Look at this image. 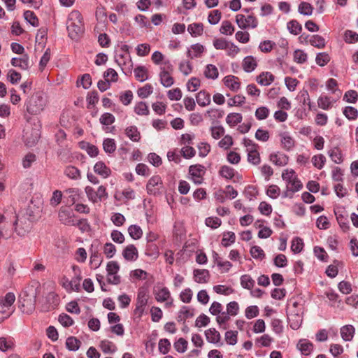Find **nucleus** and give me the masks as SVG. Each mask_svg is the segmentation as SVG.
Instances as JSON below:
<instances>
[{"label": "nucleus", "instance_id": "40", "mask_svg": "<svg viewBox=\"0 0 358 358\" xmlns=\"http://www.w3.org/2000/svg\"><path fill=\"white\" fill-rule=\"evenodd\" d=\"M128 232L130 236L135 240L141 238L143 235V231L141 228L136 224L131 225L128 228Z\"/></svg>", "mask_w": 358, "mask_h": 358}, {"label": "nucleus", "instance_id": "62", "mask_svg": "<svg viewBox=\"0 0 358 358\" xmlns=\"http://www.w3.org/2000/svg\"><path fill=\"white\" fill-rule=\"evenodd\" d=\"M238 332L236 331H227L225 333V340L229 345H234L237 343Z\"/></svg>", "mask_w": 358, "mask_h": 358}, {"label": "nucleus", "instance_id": "59", "mask_svg": "<svg viewBox=\"0 0 358 358\" xmlns=\"http://www.w3.org/2000/svg\"><path fill=\"white\" fill-rule=\"evenodd\" d=\"M326 158L322 154L315 155L312 158V162L313 166L317 168L318 169H321L324 166Z\"/></svg>", "mask_w": 358, "mask_h": 358}, {"label": "nucleus", "instance_id": "47", "mask_svg": "<svg viewBox=\"0 0 358 358\" xmlns=\"http://www.w3.org/2000/svg\"><path fill=\"white\" fill-rule=\"evenodd\" d=\"M103 148L106 152L113 153L116 149L115 140L113 138H106L103 141Z\"/></svg>", "mask_w": 358, "mask_h": 358}, {"label": "nucleus", "instance_id": "4", "mask_svg": "<svg viewBox=\"0 0 358 358\" xmlns=\"http://www.w3.org/2000/svg\"><path fill=\"white\" fill-rule=\"evenodd\" d=\"M282 178L286 182L287 192H295L302 188V183L299 180L295 171L292 169H285L282 173Z\"/></svg>", "mask_w": 358, "mask_h": 358}, {"label": "nucleus", "instance_id": "14", "mask_svg": "<svg viewBox=\"0 0 358 358\" xmlns=\"http://www.w3.org/2000/svg\"><path fill=\"white\" fill-rule=\"evenodd\" d=\"M94 171L96 174L99 175L103 178H107L111 174L110 169L101 161L95 164L94 166Z\"/></svg>", "mask_w": 358, "mask_h": 358}, {"label": "nucleus", "instance_id": "26", "mask_svg": "<svg viewBox=\"0 0 358 358\" xmlns=\"http://www.w3.org/2000/svg\"><path fill=\"white\" fill-rule=\"evenodd\" d=\"M64 173L67 178L73 180H78L81 178L80 171L74 166H67L64 171Z\"/></svg>", "mask_w": 358, "mask_h": 358}, {"label": "nucleus", "instance_id": "12", "mask_svg": "<svg viewBox=\"0 0 358 358\" xmlns=\"http://www.w3.org/2000/svg\"><path fill=\"white\" fill-rule=\"evenodd\" d=\"M59 221L68 226L76 225L75 215L72 210L66 208H61L58 214Z\"/></svg>", "mask_w": 358, "mask_h": 358}, {"label": "nucleus", "instance_id": "58", "mask_svg": "<svg viewBox=\"0 0 358 358\" xmlns=\"http://www.w3.org/2000/svg\"><path fill=\"white\" fill-rule=\"evenodd\" d=\"M330 61V57L327 52H320L317 55L315 62L320 66H325Z\"/></svg>", "mask_w": 358, "mask_h": 358}, {"label": "nucleus", "instance_id": "25", "mask_svg": "<svg viewBox=\"0 0 358 358\" xmlns=\"http://www.w3.org/2000/svg\"><path fill=\"white\" fill-rule=\"evenodd\" d=\"M224 85L232 91H237L241 86L238 78L234 76H227L224 78Z\"/></svg>", "mask_w": 358, "mask_h": 358}, {"label": "nucleus", "instance_id": "3", "mask_svg": "<svg viewBox=\"0 0 358 358\" xmlns=\"http://www.w3.org/2000/svg\"><path fill=\"white\" fill-rule=\"evenodd\" d=\"M47 96L41 92L34 94L27 101V111L31 115L40 114L47 105Z\"/></svg>", "mask_w": 358, "mask_h": 358}, {"label": "nucleus", "instance_id": "35", "mask_svg": "<svg viewBox=\"0 0 358 358\" xmlns=\"http://www.w3.org/2000/svg\"><path fill=\"white\" fill-rule=\"evenodd\" d=\"M203 51L204 48L202 45L199 43L192 45L191 46V48L187 51V57L191 59L199 57L203 53Z\"/></svg>", "mask_w": 358, "mask_h": 358}, {"label": "nucleus", "instance_id": "54", "mask_svg": "<svg viewBox=\"0 0 358 358\" xmlns=\"http://www.w3.org/2000/svg\"><path fill=\"white\" fill-rule=\"evenodd\" d=\"M241 284L243 287L250 289L254 287L255 280L249 275H243L241 278Z\"/></svg>", "mask_w": 358, "mask_h": 358}, {"label": "nucleus", "instance_id": "37", "mask_svg": "<svg viewBox=\"0 0 358 358\" xmlns=\"http://www.w3.org/2000/svg\"><path fill=\"white\" fill-rule=\"evenodd\" d=\"M153 92V87L151 84H145L137 90L138 96L141 99L148 97Z\"/></svg>", "mask_w": 358, "mask_h": 358}, {"label": "nucleus", "instance_id": "49", "mask_svg": "<svg viewBox=\"0 0 358 358\" xmlns=\"http://www.w3.org/2000/svg\"><path fill=\"white\" fill-rule=\"evenodd\" d=\"M329 157L336 164H341L343 162L341 150L338 148H334L329 152Z\"/></svg>", "mask_w": 358, "mask_h": 358}, {"label": "nucleus", "instance_id": "16", "mask_svg": "<svg viewBox=\"0 0 358 358\" xmlns=\"http://www.w3.org/2000/svg\"><path fill=\"white\" fill-rule=\"evenodd\" d=\"M122 255L127 261H135L138 257V252L134 245H129L124 249Z\"/></svg>", "mask_w": 358, "mask_h": 358}, {"label": "nucleus", "instance_id": "29", "mask_svg": "<svg viewBox=\"0 0 358 358\" xmlns=\"http://www.w3.org/2000/svg\"><path fill=\"white\" fill-rule=\"evenodd\" d=\"M336 220L339 224V227L343 232H347L350 230V224L348 219V216L343 215L340 212H335Z\"/></svg>", "mask_w": 358, "mask_h": 358}, {"label": "nucleus", "instance_id": "28", "mask_svg": "<svg viewBox=\"0 0 358 358\" xmlns=\"http://www.w3.org/2000/svg\"><path fill=\"white\" fill-rule=\"evenodd\" d=\"M297 348L301 351L303 355H309L313 350V345L312 343L306 339H301L297 344Z\"/></svg>", "mask_w": 358, "mask_h": 358}, {"label": "nucleus", "instance_id": "8", "mask_svg": "<svg viewBox=\"0 0 358 358\" xmlns=\"http://www.w3.org/2000/svg\"><path fill=\"white\" fill-rule=\"evenodd\" d=\"M236 22L241 29H255L258 25V21L253 15L245 16L242 14H238L236 16Z\"/></svg>", "mask_w": 358, "mask_h": 358}, {"label": "nucleus", "instance_id": "7", "mask_svg": "<svg viewBox=\"0 0 358 358\" xmlns=\"http://www.w3.org/2000/svg\"><path fill=\"white\" fill-rule=\"evenodd\" d=\"M85 192L88 199L94 203L106 200L108 197L106 189L103 185L99 186L96 190L90 186H87Z\"/></svg>", "mask_w": 358, "mask_h": 358}, {"label": "nucleus", "instance_id": "56", "mask_svg": "<svg viewBox=\"0 0 358 358\" xmlns=\"http://www.w3.org/2000/svg\"><path fill=\"white\" fill-rule=\"evenodd\" d=\"M248 160L255 165L260 163V156L257 149L248 152Z\"/></svg>", "mask_w": 358, "mask_h": 358}, {"label": "nucleus", "instance_id": "33", "mask_svg": "<svg viewBox=\"0 0 358 358\" xmlns=\"http://www.w3.org/2000/svg\"><path fill=\"white\" fill-rule=\"evenodd\" d=\"M187 31L193 37L200 36L203 32V25L202 23H192L188 25Z\"/></svg>", "mask_w": 358, "mask_h": 358}, {"label": "nucleus", "instance_id": "6", "mask_svg": "<svg viewBox=\"0 0 358 358\" xmlns=\"http://www.w3.org/2000/svg\"><path fill=\"white\" fill-rule=\"evenodd\" d=\"M173 71V66L169 60L164 61L162 65L160 66V83L165 87H171L174 80L171 76V73Z\"/></svg>", "mask_w": 358, "mask_h": 358}, {"label": "nucleus", "instance_id": "57", "mask_svg": "<svg viewBox=\"0 0 358 358\" xmlns=\"http://www.w3.org/2000/svg\"><path fill=\"white\" fill-rule=\"evenodd\" d=\"M313 8L307 2H301L299 5V12L304 15H310L313 13Z\"/></svg>", "mask_w": 358, "mask_h": 358}, {"label": "nucleus", "instance_id": "63", "mask_svg": "<svg viewBox=\"0 0 358 358\" xmlns=\"http://www.w3.org/2000/svg\"><path fill=\"white\" fill-rule=\"evenodd\" d=\"M318 106L324 110H328L331 107L332 101L327 96H320L317 101Z\"/></svg>", "mask_w": 358, "mask_h": 358}, {"label": "nucleus", "instance_id": "19", "mask_svg": "<svg viewBox=\"0 0 358 358\" xmlns=\"http://www.w3.org/2000/svg\"><path fill=\"white\" fill-rule=\"evenodd\" d=\"M242 66L245 72L250 73L257 66V59L252 56H247L243 60Z\"/></svg>", "mask_w": 358, "mask_h": 358}, {"label": "nucleus", "instance_id": "34", "mask_svg": "<svg viewBox=\"0 0 358 358\" xmlns=\"http://www.w3.org/2000/svg\"><path fill=\"white\" fill-rule=\"evenodd\" d=\"M14 342L10 336H2L0 338V350L6 352L13 350Z\"/></svg>", "mask_w": 358, "mask_h": 358}, {"label": "nucleus", "instance_id": "64", "mask_svg": "<svg viewBox=\"0 0 358 358\" xmlns=\"http://www.w3.org/2000/svg\"><path fill=\"white\" fill-rule=\"evenodd\" d=\"M303 247V243L302 240L300 238H294L292 240V245H291V250L294 253H299L300 252Z\"/></svg>", "mask_w": 358, "mask_h": 358}, {"label": "nucleus", "instance_id": "13", "mask_svg": "<svg viewBox=\"0 0 358 358\" xmlns=\"http://www.w3.org/2000/svg\"><path fill=\"white\" fill-rule=\"evenodd\" d=\"M282 148L287 150H291L295 146V141L288 132H281L279 134Z\"/></svg>", "mask_w": 358, "mask_h": 358}, {"label": "nucleus", "instance_id": "18", "mask_svg": "<svg viewBox=\"0 0 358 358\" xmlns=\"http://www.w3.org/2000/svg\"><path fill=\"white\" fill-rule=\"evenodd\" d=\"M72 269L74 272V277L71 280V285L73 287V292H78L80 290V281L82 276L78 266H73Z\"/></svg>", "mask_w": 358, "mask_h": 358}, {"label": "nucleus", "instance_id": "44", "mask_svg": "<svg viewBox=\"0 0 358 358\" xmlns=\"http://www.w3.org/2000/svg\"><path fill=\"white\" fill-rule=\"evenodd\" d=\"M311 45L317 48H322L325 46L324 38L320 35H313L309 41Z\"/></svg>", "mask_w": 358, "mask_h": 358}, {"label": "nucleus", "instance_id": "20", "mask_svg": "<svg viewBox=\"0 0 358 358\" xmlns=\"http://www.w3.org/2000/svg\"><path fill=\"white\" fill-rule=\"evenodd\" d=\"M275 80V76L270 72H262L257 76L256 81L261 85L268 86Z\"/></svg>", "mask_w": 358, "mask_h": 358}, {"label": "nucleus", "instance_id": "27", "mask_svg": "<svg viewBox=\"0 0 358 358\" xmlns=\"http://www.w3.org/2000/svg\"><path fill=\"white\" fill-rule=\"evenodd\" d=\"M197 103L202 107L208 106L210 103V94L206 90L200 91L196 96Z\"/></svg>", "mask_w": 358, "mask_h": 358}, {"label": "nucleus", "instance_id": "32", "mask_svg": "<svg viewBox=\"0 0 358 358\" xmlns=\"http://www.w3.org/2000/svg\"><path fill=\"white\" fill-rule=\"evenodd\" d=\"M243 120V116L241 113H231L226 117V122L230 127H234Z\"/></svg>", "mask_w": 358, "mask_h": 358}, {"label": "nucleus", "instance_id": "53", "mask_svg": "<svg viewBox=\"0 0 358 358\" xmlns=\"http://www.w3.org/2000/svg\"><path fill=\"white\" fill-rule=\"evenodd\" d=\"M275 46V43L270 40L264 41L263 42L260 43L259 45V50L262 52H270L273 48Z\"/></svg>", "mask_w": 358, "mask_h": 358}, {"label": "nucleus", "instance_id": "17", "mask_svg": "<svg viewBox=\"0 0 358 358\" xmlns=\"http://www.w3.org/2000/svg\"><path fill=\"white\" fill-rule=\"evenodd\" d=\"M25 143L31 147L34 145L40 138V133L38 129L33 130L30 134L28 131H25L24 135Z\"/></svg>", "mask_w": 358, "mask_h": 358}, {"label": "nucleus", "instance_id": "48", "mask_svg": "<svg viewBox=\"0 0 358 358\" xmlns=\"http://www.w3.org/2000/svg\"><path fill=\"white\" fill-rule=\"evenodd\" d=\"M222 17V13L219 10H212L208 17V21L210 24H217Z\"/></svg>", "mask_w": 358, "mask_h": 358}, {"label": "nucleus", "instance_id": "30", "mask_svg": "<svg viewBox=\"0 0 358 358\" xmlns=\"http://www.w3.org/2000/svg\"><path fill=\"white\" fill-rule=\"evenodd\" d=\"M341 336L345 341H350L355 334V328L352 325H345L341 328Z\"/></svg>", "mask_w": 358, "mask_h": 358}, {"label": "nucleus", "instance_id": "31", "mask_svg": "<svg viewBox=\"0 0 358 358\" xmlns=\"http://www.w3.org/2000/svg\"><path fill=\"white\" fill-rule=\"evenodd\" d=\"M206 340L211 343H220L221 336L220 333L214 328L209 329L205 331Z\"/></svg>", "mask_w": 358, "mask_h": 358}, {"label": "nucleus", "instance_id": "1", "mask_svg": "<svg viewBox=\"0 0 358 358\" xmlns=\"http://www.w3.org/2000/svg\"><path fill=\"white\" fill-rule=\"evenodd\" d=\"M41 287L38 282H35L27 286L20 296V308L24 313L31 314L36 308V301Z\"/></svg>", "mask_w": 358, "mask_h": 358}, {"label": "nucleus", "instance_id": "23", "mask_svg": "<svg viewBox=\"0 0 358 358\" xmlns=\"http://www.w3.org/2000/svg\"><path fill=\"white\" fill-rule=\"evenodd\" d=\"M11 64L15 67H20L22 69L27 70L29 68V58L27 55H24L20 58H13Z\"/></svg>", "mask_w": 358, "mask_h": 358}, {"label": "nucleus", "instance_id": "21", "mask_svg": "<svg viewBox=\"0 0 358 358\" xmlns=\"http://www.w3.org/2000/svg\"><path fill=\"white\" fill-rule=\"evenodd\" d=\"M154 294L157 301H166L170 298V292L166 287H156L154 289Z\"/></svg>", "mask_w": 358, "mask_h": 358}, {"label": "nucleus", "instance_id": "60", "mask_svg": "<svg viewBox=\"0 0 358 358\" xmlns=\"http://www.w3.org/2000/svg\"><path fill=\"white\" fill-rule=\"evenodd\" d=\"M269 115V109L265 106H261L257 108L255 117L259 120H265Z\"/></svg>", "mask_w": 358, "mask_h": 358}, {"label": "nucleus", "instance_id": "24", "mask_svg": "<svg viewBox=\"0 0 358 358\" xmlns=\"http://www.w3.org/2000/svg\"><path fill=\"white\" fill-rule=\"evenodd\" d=\"M136 79L140 82H144L149 78L148 69L145 66H138L134 70Z\"/></svg>", "mask_w": 358, "mask_h": 358}, {"label": "nucleus", "instance_id": "61", "mask_svg": "<svg viewBox=\"0 0 358 358\" xmlns=\"http://www.w3.org/2000/svg\"><path fill=\"white\" fill-rule=\"evenodd\" d=\"M250 254L255 259H263L265 257L264 250L259 246H252L250 249Z\"/></svg>", "mask_w": 358, "mask_h": 358}, {"label": "nucleus", "instance_id": "43", "mask_svg": "<svg viewBox=\"0 0 358 358\" xmlns=\"http://www.w3.org/2000/svg\"><path fill=\"white\" fill-rule=\"evenodd\" d=\"M343 113L350 120H355L358 117L357 110L352 106L345 107Z\"/></svg>", "mask_w": 358, "mask_h": 358}, {"label": "nucleus", "instance_id": "55", "mask_svg": "<svg viewBox=\"0 0 358 358\" xmlns=\"http://www.w3.org/2000/svg\"><path fill=\"white\" fill-rule=\"evenodd\" d=\"M236 239V236L234 232L228 231L224 234L223 238L222 239V245L224 247H227L231 243H234Z\"/></svg>", "mask_w": 358, "mask_h": 358}, {"label": "nucleus", "instance_id": "10", "mask_svg": "<svg viewBox=\"0 0 358 358\" xmlns=\"http://www.w3.org/2000/svg\"><path fill=\"white\" fill-rule=\"evenodd\" d=\"M147 192L150 194L156 195L159 194L163 189V182L159 176L151 177L146 185Z\"/></svg>", "mask_w": 358, "mask_h": 358}, {"label": "nucleus", "instance_id": "42", "mask_svg": "<svg viewBox=\"0 0 358 358\" xmlns=\"http://www.w3.org/2000/svg\"><path fill=\"white\" fill-rule=\"evenodd\" d=\"M81 342L76 337L71 336L66 339V348L71 351L78 350L80 348Z\"/></svg>", "mask_w": 358, "mask_h": 358}, {"label": "nucleus", "instance_id": "5", "mask_svg": "<svg viewBox=\"0 0 358 358\" xmlns=\"http://www.w3.org/2000/svg\"><path fill=\"white\" fill-rule=\"evenodd\" d=\"M15 296L12 292H8L0 299V323L8 318L12 313V305L15 302Z\"/></svg>", "mask_w": 358, "mask_h": 358}, {"label": "nucleus", "instance_id": "38", "mask_svg": "<svg viewBox=\"0 0 358 358\" xmlns=\"http://www.w3.org/2000/svg\"><path fill=\"white\" fill-rule=\"evenodd\" d=\"M289 31L294 35H298L302 30L301 25L296 20H291L287 24Z\"/></svg>", "mask_w": 358, "mask_h": 358}, {"label": "nucleus", "instance_id": "50", "mask_svg": "<svg viewBox=\"0 0 358 358\" xmlns=\"http://www.w3.org/2000/svg\"><path fill=\"white\" fill-rule=\"evenodd\" d=\"M134 111L139 115H147L149 113V110L147 104L145 102L141 101L136 104Z\"/></svg>", "mask_w": 358, "mask_h": 358}, {"label": "nucleus", "instance_id": "15", "mask_svg": "<svg viewBox=\"0 0 358 358\" xmlns=\"http://www.w3.org/2000/svg\"><path fill=\"white\" fill-rule=\"evenodd\" d=\"M194 278L197 283H206L209 281L210 273L206 269H194Z\"/></svg>", "mask_w": 358, "mask_h": 358}, {"label": "nucleus", "instance_id": "36", "mask_svg": "<svg viewBox=\"0 0 358 358\" xmlns=\"http://www.w3.org/2000/svg\"><path fill=\"white\" fill-rule=\"evenodd\" d=\"M125 134L132 141L138 142L140 140V132L135 126H130L126 128Z\"/></svg>", "mask_w": 358, "mask_h": 358}, {"label": "nucleus", "instance_id": "46", "mask_svg": "<svg viewBox=\"0 0 358 358\" xmlns=\"http://www.w3.org/2000/svg\"><path fill=\"white\" fill-rule=\"evenodd\" d=\"M187 341L183 338H180L173 344L174 348L179 353L185 352L187 349Z\"/></svg>", "mask_w": 358, "mask_h": 358}, {"label": "nucleus", "instance_id": "41", "mask_svg": "<svg viewBox=\"0 0 358 358\" xmlns=\"http://www.w3.org/2000/svg\"><path fill=\"white\" fill-rule=\"evenodd\" d=\"M204 75L208 78H217L218 77L217 68L215 65L208 64L205 69Z\"/></svg>", "mask_w": 358, "mask_h": 358}, {"label": "nucleus", "instance_id": "22", "mask_svg": "<svg viewBox=\"0 0 358 358\" xmlns=\"http://www.w3.org/2000/svg\"><path fill=\"white\" fill-rule=\"evenodd\" d=\"M270 161L278 166H282L287 164L288 157L283 153H273L269 156Z\"/></svg>", "mask_w": 358, "mask_h": 358}, {"label": "nucleus", "instance_id": "39", "mask_svg": "<svg viewBox=\"0 0 358 358\" xmlns=\"http://www.w3.org/2000/svg\"><path fill=\"white\" fill-rule=\"evenodd\" d=\"M100 348L104 353H113L116 350V346L108 340L101 341Z\"/></svg>", "mask_w": 358, "mask_h": 358}, {"label": "nucleus", "instance_id": "11", "mask_svg": "<svg viewBox=\"0 0 358 358\" xmlns=\"http://www.w3.org/2000/svg\"><path fill=\"white\" fill-rule=\"evenodd\" d=\"M206 173V169L203 165L195 164L189 167V173L191 179L195 184H201L203 182V176Z\"/></svg>", "mask_w": 358, "mask_h": 358}, {"label": "nucleus", "instance_id": "2", "mask_svg": "<svg viewBox=\"0 0 358 358\" xmlns=\"http://www.w3.org/2000/svg\"><path fill=\"white\" fill-rule=\"evenodd\" d=\"M66 29L71 39H78L84 32V22L81 13L76 10H72L68 15Z\"/></svg>", "mask_w": 358, "mask_h": 358}, {"label": "nucleus", "instance_id": "45", "mask_svg": "<svg viewBox=\"0 0 358 358\" xmlns=\"http://www.w3.org/2000/svg\"><path fill=\"white\" fill-rule=\"evenodd\" d=\"M211 136L215 139H219L224 136L225 129L221 125L212 126L210 129Z\"/></svg>", "mask_w": 358, "mask_h": 358}, {"label": "nucleus", "instance_id": "51", "mask_svg": "<svg viewBox=\"0 0 358 358\" xmlns=\"http://www.w3.org/2000/svg\"><path fill=\"white\" fill-rule=\"evenodd\" d=\"M220 30L222 34L231 35L234 31V27L229 21L225 20L222 22Z\"/></svg>", "mask_w": 358, "mask_h": 358}, {"label": "nucleus", "instance_id": "9", "mask_svg": "<svg viewBox=\"0 0 358 358\" xmlns=\"http://www.w3.org/2000/svg\"><path fill=\"white\" fill-rule=\"evenodd\" d=\"M148 300V296L147 292L144 289H140L138 292L136 308L134 310V314L141 317L145 310V306H147Z\"/></svg>", "mask_w": 358, "mask_h": 358}, {"label": "nucleus", "instance_id": "52", "mask_svg": "<svg viewBox=\"0 0 358 358\" xmlns=\"http://www.w3.org/2000/svg\"><path fill=\"white\" fill-rule=\"evenodd\" d=\"M24 19L34 27L38 26V20L34 12L26 10L24 13Z\"/></svg>", "mask_w": 358, "mask_h": 358}]
</instances>
